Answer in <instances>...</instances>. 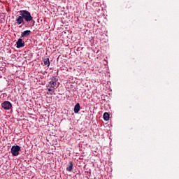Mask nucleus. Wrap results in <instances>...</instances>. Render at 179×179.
<instances>
[{
  "instance_id": "f257e3e1",
  "label": "nucleus",
  "mask_w": 179,
  "mask_h": 179,
  "mask_svg": "<svg viewBox=\"0 0 179 179\" xmlns=\"http://www.w3.org/2000/svg\"><path fill=\"white\" fill-rule=\"evenodd\" d=\"M57 82H58V78L57 77L53 76L50 79L48 84L46 87L48 90L47 94L52 95L55 92V89H57Z\"/></svg>"
},
{
  "instance_id": "f03ea898",
  "label": "nucleus",
  "mask_w": 179,
  "mask_h": 179,
  "mask_svg": "<svg viewBox=\"0 0 179 179\" xmlns=\"http://www.w3.org/2000/svg\"><path fill=\"white\" fill-rule=\"evenodd\" d=\"M20 16L22 17V19L25 20L27 23L29 22H31L33 20V17L31 16V14L30 12L26 10H21L19 11Z\"/></svg>"
},
{
  "instance_id": "7ed1b4c3",
  "label": "nucleus",
  "mask_w": 179,
  "mask_h": 179,
  "mask_svg": "<svg viewBox=\"0 0 179 179\" xmlns=\"http://www.w3.org/2000/svg\"><path fill=\"white\" fill-rule=\"evenodd\" d=\"M19 152H20V146L13 145L11 148V153L13 156H19Z\"/></svg>"
},
{
  "instance_id": "20e7f679",
  "label": "nucleus",
  "mask_w": 179,
  "mask_h": 179,
  "mask_svg": "<svg viewBox=\"0 0 179 179\" xmlns=\"http://www.w3.org/2000/svg\"><path fill=\"white\" fill-rule=\"evenodd\" d=\"M1 107L4 110H10L12 108V103L9 101H6L1 103Z\"/></svg>"
},
{
  "instance_id": "39448f33",
  "label": "nucleus",
  "mask_w": 179,
  "mask_h": 179,
  "mask_svg": "<svg viewBox=\"0 0 179 179\" xmlns=\"http://www.w3.org/2000/svg\"><path fill=\"white\" fill-rule=\"evenodd\" d=\"M16 24H24V20L22 15H17V18L15 20Z\"/></svg>"
},
{
  "instance_id": "423d86ee",
  "label": "nucleus",
  "mask_w": 179,
  "mask_h": 179,
  "mask_svg": "<svg viewBox=\"0 0 179 179\" xmlns=\"http://www.w3.org/2000/svg\"><path fill=\"white\" fill-rule=\"evenodd\" d=\"M16 48H22V47H24V41H23V39L20 38L16 42Z\"/></svg>"
},
{
  "instance_id": "0eeeda50",
  "label": "nucleus",
  "mask_w": 179,
  "mask_h": 179,
  "mask_svg": "<svg viewBox=\"0 0 179 179\" xmlns=\"http://www.w3.org/2000/svg\"><path fill=\"white\" fill-rule=\"evenodd\" d=\"M30 33H31V31L30 30L24 31L21 34V37H29V36H30Z\"/></svg>"
},
{
  "instance_id": "6e6552de",
  "label": "nucleus",
  "mask_w": 179,
  "mask_h": 179,
  "mask_svg": "<svg viewBox=\"0 0 179 179\" xmlns=\"http://www.w3.org/2000/svg\"><path fill=\"white\" fill-rule=\"evenodd\" d=\"M75 114H78L79 111H80V104L79 103H76L74 106V110H73Z\"/></svg>"
},
{
  "instance_id": "1a4fd4ad",
  "label": "nucleus",
  "mask_w": 179,
  "mask_h": 179,
  "mask_svg": "<svg viewBox=\"0 0 179 179\" xmlns=\"http://www.w3.org/2000/svg\"><path fill=\"white\" fill-rule=\"evenodd\" d=\"M72 169H73V163L72 162H69V164L66 167L67 171H72Z\"/></svg>"
},
{
  "instance_id": "9d476101",
  "label": "nucleus",
  "mask_w": 179,
  "mask_h": 179,
  "mask_svg": "<svg viewBox=\"0 0 179 179\" xmlns=\"http://www.w3.org/2000/svg\"><path fill=\"white\" fill-rule=\"evenodd\" d=\"M103 120L104 121H108V120H110V115L108 113L106 112L103 113Z\"/></svg>"
},
{
  "instance_id": "9b49d317",
  "label": "nucleus",
  "mask_w": 179,
  "mask_h": 179,
  "mask_svg": "<svg viewBox=\"0 0 179 179\" xmlns=\"http://www.w3.org/2000/svg\"><path fill=\"white\" fill-rule=\"evenodd\" d=\"M43 62H44V65H45L46 66H50V59L49 58L44 59Z\"/></svg>"
}]
</instances>
